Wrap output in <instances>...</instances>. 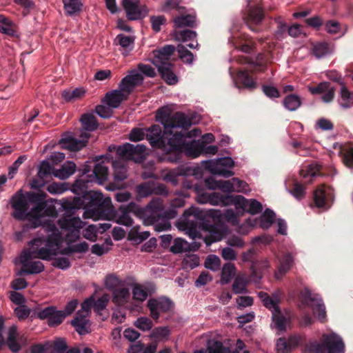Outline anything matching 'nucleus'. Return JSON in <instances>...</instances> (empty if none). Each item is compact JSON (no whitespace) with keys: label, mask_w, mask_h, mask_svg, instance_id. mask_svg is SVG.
Listing matches in <instances>:
<instances>
[{"label":"nucleus","mask_w":353,"mask_h":353,"mask_svg":"<svg viewBox=\"0 0 353 353\" xmlns=\"http://www.w3.org/2000/svg\"><path fill=\"white\" fill-rule=\"evenodd\" d=\"M116 41L120 46L122 54L127 56L133 49L134 37L119 34L117 36Z\"/></svg>","instance_id":"nucleus-29"},{"label":"nucleus","mask_w":353,"mask_h":353,"mask_svg":"<svg viewBox=\"0 0 353 353\" xmlns=\"http://www.w3.org/2000/svg\"><path fill=\"white\" fill-rule=\"evenodd\" d=\"M204 168L214 175L228 178L234 175L231 170L234 162L231 157H225L215 160H207L202 162Z\"/></svg>","instance_id":"nucleus-10"},{"label":"nucleus","mask_w":353,"mask_h":353,"mask_svg":"<svg viewBox=\"0 0 353 353\" xmlns=\"http://www.w3.org/2000/svg\"><path fill=\"white\" fill-rule=\"evenodd\" d=\"M126 160L127 159L120 158L118 156L117 159L112 161L114 181H122L128 178V174L125 163Z\"/></svg>","instance_id":"nucleus-23"},{"label":"nucleus","mask_w":353,"mask_h":353,"mask_svg":"<svg viewBox=\"0 0 353 353\" xmlns=\"http://www.w3.org/2000/svg\"><path fill=\"white\" fill-rule=\"evenodd\" d=\"M234 207L236 210L247 212L251 214H256L263 210L261 203L256 199H247L241 195H236Z\"/></svg>","instance_id":"nucleus-19"},{"label":"nucleus","mask_w":353,"mask_h":353,"mask_svg":"<svg viewBox=\"0 0 353 353\" xmlns=\"http://www.w3.org/2000/svg\"><path fill=\"white\" fill-rule=\"evenodd\" d=\"M175 50L176 48L173 45H165L159 49L153 50L152 63L155 66L170 63V58Z\"/></svg>","instance_id":"nucleus-21"},{"label":"nucleus","mask_w":353,"mask_h":353,"mask_svg":"<svg viewBox=\"0 0 353 353\" xmlns=\"http://www.w3.org/2000/svg\"><path fill=\"white\" fill-rule=\"evenodd\" d=\"M247 1V15L244 17L246 23L259 24L264 18V10L263 7L255 0Z\"/></svg>","instance_id":"nucleus-20"},{"label":"nucleus","mask_w":353,"mask_h":353,"mask_svg":"<svg viewBox=\"0 0 353 353\" xmlns=\"http://www.w3.org/2000/svg\"><path fill=\"white\" fill-rule=\"evenodd\" d=\"M173 305L172 301L165 296L151 298L147 302L150 316L154 320H158L161 314L169 312Z\"/></svg>","instance_id":"nucleus-15"},{"label":"nucleus","mask_w":353,"mask_h":353,"mask_svg":"<svg viewBox=\"0 0 353 353\" xmlns=\"http://www.w3.org/2000/svg\"><path fill=\"white\" fill-rule=\"evenodd\" d=\"M175 28H181L185 27H194L196 18L192 14L179 15L173 19Z\"/></svg>","instance_id":"nucleus-32"},{"label":"nucleus","mask_w":353,"mask_h":353,"mask_svg":"<svg viewBox=\"0 0 353 353\" xmlns=\"http://www.w3.org/2000/svg\"><path fill=\"white\" fill-rule=\"evenodd\" d=\"M145 150L146 147L143 144L134 145L131 143H125L118 147L117 155L122 159L141 162L145 158Z\"/></svg>","instance_id":"nucleus-14"},{"label":"nucleus","mask_w":353,"mask_h":353,"mask_svg":"<svg viewBox=\"0 0 353 353\" xmlns=\"http://www.w3.org/2000/svg\"><path fill=\"white\" fill-rule=\"evenodd\" d=\"M248 281L243 276H238L235 278L232 290L234 294H243L247 292Z\"/></svg>","instance_id":"nucleus-43"},{"label":"nucleus","mask_w":353,"mask_h":353,"mask_svg":"<svg viewBox=\"0 0 353 353\" xmlns=\"http://www.w3.org/2000/svg\"><path fill=\"white\" fill-rule=\"evenodd\" d=\"M10 205L14 210L12 216L19 221L28 220L33 228L41 226L46 234L30 241L28 244L39 247L42 241L45 245L38 250L41 259L50 261L59 253L63 236L54 223L57 212L52 206L47 205L45 196L33 192L18 190L11 198Z\"/></svg>","instance_id":"nucleus-1"},{"label":"nucleus","mask_w":353,"mask_h":353,"mask_svg":"<svg viewBox=\"0 0 353 353\" xmlns=\"http://www.w3.org/2000/svg\"><path fill=\"white\" fill-rule=\"evenodd\" d=\"M179 57L183 62L192 65L194 61L193 54L189 51L183 45L179 44L176 48Z\"/></svg>","instance_id":"nucleus-46"},{"label":"nucleus","mask_w":353,"mask_h":353,"mask_svg":"<svg viewBox=\"0 0 353 353\" xmlns=\"http://www.w3.org/2000/svg\"><path fill=\"white\" fill-rule=\"evenodd\" d=\"M130 299V292L128 288H120L113 291L112 301L117 305H124Z\"/></svg>","instance_id":"nucleus-31"},{"label":"nucleus","mask_w":353,"mask_h":353,"mask_svg":"<svg viewBox=\"0 0 353 353\" xmlns=\"http://www.w3.org/2000/svg\"><path fill=\"white\" fill-rule=\"evenodd\" d=\"M101 158L102 161L95 165L92 174H87L84 170L72 185L70 190L77 196L61 199V205L66 214H74L77 210L83 208L86 217L93 219L101 218L104 203L103 195L90 188L92 183L102 185L108 179V168L104 163L105 161L110 162V158L108 156H101Z\"/></svg>","instance_id":"nucleus-2"},{"label":"nucleus","mask_w":353,"mask_h":353,"mask_svg":"<svg viewBox=\"0 0 353 353\" xmlns=\"http://www.w3.org/2000/svg\"><path fill=\"white\" fill-rule=\"evenodd\" d=\"M200 264V259L195 254H186L183 259L182 266L184 269H194Z\"/></svg>","instance_id":"nucleus-45"},{"label":"nucleus","mask_w":353,"mask_h":353,"mask_svg":"<svg viewBox=\"0 0 353 353\" xmlns=\"http://www.w3.org/2000/svg\"><path fill=\"white\" fill-rule=\"evenodd\" d=\"M57 222L61 229L69 232L66 235V241L68 243L74 242L80 238V230L83 225V222L80 218L64 216Z\"/></svg>","instance_id":"nucleus-13"},{"label":"nucleus","mask_w":353,"mask_h":353,"mask_svg":"<svg viewBox=\"0 0 353 353\" xmlns=\"http://www.w3.org/2000/svg\"><path fill=\"white\" fill-rule=\"evenodd\" d=\"M294 263V257L290 253L285 254L282 259H280V265L277 271L274 273L276 279H281L283 275L288 272Z\"/></svg>","instance_id":"nucleus-28"},{"label":"nucleus","mask_w":353,"mask_h":353,"mask_svg":"<svg viewBox=\"0 0 353 353\" xmlns=\"http://www.w3.org/2000/svg\"><path fill=\"white\" fill-rule=\"evenodd\" d=\"M112 243L110 239H106L102 244H94L91 248L93 254L102 256L107 253L112 248Z\"/></svg>","instance_id":"nucleus-47"},{"label":"nucleus","mask_w":353,"mask_h":353,"mask_svg":"<svg viewBox=\"0 0 353 353\" xmlns=\"http://www.w3.org/2000/svg\"><path fill=\"white\" fill-rule=\"evenodd\" d=\"M197 201L201 203H210L212 205H234L236 195H223L219 192L205 193L199 185L195 186Z\"/></svg>","instance_id":"nucleus-11"},{"label":"nucleus","mask_w":353,"mask_h":353,"mask_svg":"<svg viewBox=\"0 0 353 353\" xmlns=\"http://www.w3.org/2000/svg\"><path fill=\"white\" fill-rule=\"evenodd\" d=\"M69 190V185L67 183L53 182L47 187V190L52 194H61Z\"/></svg>","instance_id":"nucleus-49"},{"label":"nucleus","mask_w":353,"mask_h":353,"mask_svg":"<svg viewBox=\"0 0 353 353\" xmlns=\"http://www.w3.org/2000/svg\"><path fill=\"white\" fill-rule=\"evenodd\" d=\"M97 228L94 225H88L83 232V236L85 239L90 241H95L97 236Z\"/></svg>","instance_id":"nucleus-63"},{"label":"nucleus","mask_w":353,"mask_h":353,"mask_svg":"<svg viewBox=\"0 0 353 353\" xmlns=\"http://www.w3.org/2000/svg\"><path fill=\"white\" fill-rule=\"evenodd\" d=\"M243 214L241 210L235 212L232 209H227L221 212L219 210H205L192 206L184 211L180 224L190 238L203 239L209 246L221 241L225 235V230L223 225L208 223V218L219 221L224 219L233 225H238L239 216Z\"/></svg>","instance_id":"nucleus-3"},{"label":"nucleus","mask_w":353,"mask_h":353,"mask_svg":"<svg viewBox=\"0 0 353 353\" xmlns=\"http://www.w3.org/2000/svg\"><path fill=\"white\" fill-rule=\"evenodd\" d=\"M342 159L347 167L353 168V146H348L344 150Z\"/></svg>","instance_id":"nucleus-62"},{"label":"nucleus","mask_w":353,"mask_h":353,"mask_svg":"<svg viewBox=\"0 0 353 353\" xmlns=\"http://www.w3.org/2000/svg\"><path fill=\"white\" fill-rule=\"evenodd\" d=\"M274 212L269 209L265 210V212L261 215L259 219L260 227L263 229L269 228L274 223Z\"/></svg>","instance_id":"nucleus-41"},{"label":"nucleus","mask_w":353,"mask_h":353,"mask_svg":"<svg viewBox=\"0 0 353 353\" xmlns=\"http://www.w3.org/2000/svg\"><path fill=\"white\" fill-rule=\"evenodd\" d=\"M141 79L137 74L126 75L118 85V88L108 92L102 102L110 108H118L122 102L126 101L137 87Z\"/></svg>","instance_id":"nucleus-7"},{"label":"nucleus","mask_w":353,"mask_h":353,"mask_svg":"<svg viewBox=\"0 0 353 353\" xmlns=\"http://www.w3.org/2000/svg\"><path fill=\"white\" fill-rule=\"evenodd\" d=\"M137 74L141 79V82L137 84V86L141 85L143 82V75L148 77L153 78L156 76L157 73L154 68L150 65L139 63L137 69L132 70L129 72L128 75Z\"/></svg>","instance_id":"nucleus-27"},{"label":"nucleus","mask_w":353,"mask_h":353,"mask_svg":"<svg viewBox=\"0 0 353 353\" xmlns=\"http://www.w3.org/2000/svg\"><path fill=\"white\" fill-rule=\"evenodd\" d=\"M205 267L212 271H217L221 267V259L214 254L209 255L205 261Z\"/></svg>","instance_id":"nucleus-51"},{"label":"nucleus","mask_w":353,"mask_h":353,"mask_svg":"<svg viewBox=\"0 0 353 353\" xmlns=\"http://www.w3.org/2000/svg\"><path fill=\"white\" fill-rule=\"evenodd\" d=\"M156 120L161 123L165 133L172 136L168 139V150L183 152L191 158H196L202 154V141H188L181 132L176 129L188 130L192 125L198 123L196 117L190 118L183 112H157Z\"/></svg>","instance_id":"nucleus-4"},{"label":"nucleus","mask_w":353,"mask_h":353,"mask_svg":"<svg viewBox=\"0 0 353 353\" xmlns=\"http://www.w3.org/2000/svg\"><path fill=\"white\" fill-rule=\"evenodd\" d=\"M339 101L343 108H350L353 106V92H350L344 85L341 88V96Z\"/></svg>","instance_id":"nucleus-33"},{"label":"nucleus","mask_w":353,"mask_h":353,"mask_svg":"<svg viewBox=\"0 0 353 353\" xmlns=\"http://www.w3.org/2000/svg\"><path fill=\"white\" fill-rule=\"evenodd\" d=\"M276 348L277 353H290L291 352L290 347L284 338H279L277 340Z\"/></svg>","instance_id":"nucleus-64"},{"label":"nucleus","mask_w":353,"mask_h":353,"mask_svg":"<svg viewBox=\"0 0 353 353\" xmlns=\"http://www.w3.org/2000/svg\"><path fill=\"white\" fill-rule=\"evenodd\" d=\"M54 171L53 167L48 161H43L39 166L38 175L40 178L44 179L50 174H53Z\"/></svg>","instance_id":"nucleus-60"},{"label":"nucleus","mask_w":353,"mask_h":353,"mask_svg":"<svg viewBox=\"0 0 353 353\" xmlns=\"http://www.w3.org/2000/svg\"><path fill=\"white\" fill-rule=\"evenodd\" d=\"M32 248H36L37 250H39L41 247H43L45 245V242L42 241V245L39 247H37V245H30ZM37 254V257H39L38 251H31L29 250H24L22 251L21 254L19 256V261L20 263L23 265V268L21 270V271L19 272L18 274H39L43 271L44 270V265L42 262L39 261H31V259L35 256L34 254Z\"/></svg>","instance_id":"nucleus-9"},{"label":"nucleus","mask_w":353,"mask_h":353,"mask_svg":"<svg viewBox=\"0 0 353 353\" xmlns=\"http://www.w3.org/2000/svg\"><path fill=\"white\" fill-rule=\"evenodd\" d=\"M208 353H229V347L223 346V343L216 340H210L207 344Z\"/></svg>","instance_id":"nucleus-44"},{"label":"nucleus","mask_w":353,"mask_h":353,"mask_svg":"<svg viewBox=\"0 0 353 353\" xmlns=\"http://www.w3.org/2000/svg\"><path fill=\"white\" fill-rule=\"evenodd\" d=\"M139 3L140 0H121L122 6L129 20L141 19L147 15V9L145 7H141Z\"/></svg>","instance_id":"nucleus-17"},{"label":"nucleus","mask_w":353,"mask_h":353,"mask_svg":"<svg viewBox=\"0 0 353 353\" xmlns=\"http://www.w3.org/2000/svg\"><path fill=\"white\" fill-rule=\"evenodd\" d=\"M65 318V314L61 310H57L56 307L48 321V324L50 327L57 326L61 324Z\"/></svg>","instance_id":"nucleus-52"},{"label":"nucleus","mask_w":353,"mask_h":353,"mask_svg":"<svg viewBox=\"0 0 353 353\" xmlns=\"http://www.w3.org/2000/svg\"><path fill=\"white\" fill-rule=\"evenodd\" d=\"M324 185H321L319 188H317L314 193V201L315 205L318 208H323L325 206V189Z\"/></svg>","instance_id":"nucleus-53"},{"label":"nucleus","mask_w":353,"mask_h":353,"mask_svg":"<svg viewBox=\"0 0 353 353\" xmlns=\"http://www.w3.org/2000/svg\"><path fill=\"white\" fill-rule=\"evenodd\" d=\"M0 32L7 35H13L14 34L11 21L2 14H0Z\"/></svg>","instance_id":"nucleus-54"},{"label":"nucleus","mask_w":353,"mask_h":353,"mask_svg":"<svg viewBox=\"0 0 353 353\" xmlns=\"http://www.w3.org/2000/svg\"><path fill=\"white\" fill-rule=\"evenodd\" d=\"M85 93L86 90L84 88L79 87L74 89H66L63 90L61 93V97L63 101L72 103L83 98Z\"/></svg>","instance_id":"nucleus-25"},{"label":"nucleus","mask_w":353,"mask_h":353,"mask_svg":"<svg viewBox=\"0 0 353 353\" xmlns=\"http://www.w3.org/2000/svg\"><path fill=\"white\" fill-rule=\"evenodd\" d=\"M26 343V338L23 334H20L17 331V327L15 325L10 326L8 331V338L6 343L9 349L12 352H18L21 345Z\"/></svg>","instance_id":"nucleus-22"},{"label":"nucleus","mask_w":353,"mask_h":353,"mask_svg":"<svg viewBox=\"0 0 353 353\" xmlns=\"http://www.w3.org/2000/svg\"><path fill=\"white\" fill-rule=\"evenodd\" d=\"M132 296L134 299L143 302L148 297V292L141 285L136 284L132 288Z\"/></svg>","instance_id":"nucleus-55"},{"label":"nucleus","mask_w":353,"mask_h":353,"mask_svg":"<svg viewBox=\"0 0 353 353\" xmlns=\"http://www.w3.org/2000/svg\"><path fill=\"white\" fill-rule=\"evenodd\" d=\"M151 26L155 32H159L161 29V26L165 25L166 19L164 16H151L150 18Z\"/></svg>","instance_id":"nucleus-59"},{"label":"nucleus","mask_w":353,"mask_h":353,"mask_svg":"<svg viewBox=\"0 0 353 353\" xmlns=\"http://www.w3.org/2000/svg\"><path fill=\"white\" fill-rule=\"evenodd\" d=\"M237 79L242 83L245 88L253 90L256 87V83L250 76L247 71H240L237 74Z\"/></svg>","instance_id":"nucleus-42"},{"label":"nucleus","mask_w":353,"mask_h":353,"mask_svg":"<svg viewBox=\"0 0 353 353\" xmlns=\"http://www.w3.org/2000/svg\"><path fill=\"white\" fill-rule=\"evenodd\" d=\"M54 308V306H48L45 308H36L34 312L37 318L41 320L47 319L48 321L52 314Z\"/></svg>","instance_id":"nucleus-58"},{"label":"nucleus","mask_w":353,"mask_h":353,"mask_svg":"<svg viewBox=\"0 0 353 353\" xmlns=\"http://www.w3.org/2000/svg\"><path fill=\"white\" fill-rule=\"evenodd\" d=\"M130 213L142 219L145 224L153 225L157 232L168 231L171 228L170 223L163 217L165 214L164 204L160 198L152 199L145 207H141L135 202H130L116 210L113 219L118 224L127 227L132 226L133 220Z\"/></svg>","instance_id":"nucleus-5"},{"label":"nucleus","mask_w":353,"mask_h":353,"mask_svg":"<svg viewBox=\"0 0 353 353\" xmlns=\"http://www.w3.org/2000/svg\"><path fill=\"white\" fill-rule=\"evenodd\" d=\"M110 301V296L108 294H103L97 300H95L94 296L86 299L81 303V309L79 310L71 324L74 327L76 331L81 335L88 333L90 330V323L88 319L90 310L93 308L95 313L101 315Z\"/></svg>","instance_id":"nucleus-6"},{"label":"nucleus","mask_w":353,"mask_h":353,"mask_svg":"<svg viewBox=\"0 0 353 353\" xmlns=\"http://www.w3.org/2000/svg\"><path fill=\"white\" fill-rule=\"evenodd\" d=\"M189 248V243L186 241L181 238H177L174 241L170 250L173 253L179 254L187 251Z\"/></svg>","instance_id":"nucleus-50"},{"label":"nucleus","mask_w":353,"mask_h":353,"mask_svg":"<svg viewBox=\"0 0 353 353\" xmlns=\"http://www.w3.org/2000/svg\"><path fill=\"white\" fill-rule=\"evenodd\" d=\"M145 130L147 132L146 139L152 147L160 148L166 152H171V150H168V143H167V145L165 143V139L161 134V128L159 125H154Z\"/></svg>","instance_id":"nucleus-18"},{"label":"nucleus","mask_w":353,"mask_h":353,"mask_svg":"<svg viewBox=\"0 0 353 353\" xmlns=\"http://www.w3.org/2000/svg\"><path fill=\"white\" fill-rule=\"evenodd\" d=\"M234 192L246 194L250 192L248 184L239 178H232Z\"/></svg>","instance_id":"nucleus-57"},{"label":"nucleus","mask_w":353,"mask_h":353,"mask_svg":"<svg viewBox=\"0 0 353 353\" xmlns=\"http://www.w3.org/2000/svg\"><path fill=\"white\" fill-rule=\"evenodd\" d=\"M269 267V262L265 259L256 262H253L251 266L252 276L260 279L261 278V274L265 270H268Z\"/></svg>","instance_id":"nucleus-36"},{"label":"nucleus","mask_w":353,"mask_h":353,"mask_svg":"<svg viewBox=\"0 0 353 353\" xmlns=\"http://www.w3.org/2000/svg\"><path fill=\"white\" fill-rule=\"evenodd\" d=\"M314 55L317 59H321L332 53V49L327 43H319L314 45L312 48Z\"/></svg>","instance_id":"nucleus-40"},{"label":"nucleus","mask_w":353,"mask_h":353,"mask_svg":"<svg viewBox=\"0 0 353 353\" xmlns=\"http://www.w3.org/2000/svg\"><path fill=\"white\" fill-rule=\"evenodd\" d=\"M90 134L88 132L81 133V139L74 138L72 132H65L59 141L61 148L70 151H79L81 150L88 141Z\"/></svg>","instance_id":"nucleus-16"},{"label":"nucleus","mask_w":353,"mask_h":353,"mask_svg":"<svg viewBox=\"0 0 353 353\" xmlns=\"http://www.w3.org/2000/svg\"><path fill=\"white\" fill-rule=\"evenodd\" d=\"M172 36L178 41L187 42L194 41L196 37V33L195 31L190 30H175L173 32Z\"/></svg>","instance_id":"nucleus-38"},{"label":"nucleus","mask_w":353,"mask_h":353,"mask_svg":"<svg viewBox=\"0 0 353 353\" xmlns=\"http://www.w3.org/2000/svg\"><path fill=\"white\" fill-rule=\"evenodd\" d=\"M153 181L144 182L136 187V192L141 198H146L152 194Z\"/></svg>","instance_id":"nucleus-48"},{"label":"nucleus","mask_w":353,"mask_h":353,"mask_svg":"<svg viewBox=\"0 0 353 353\" xmlns=\"http://www.w3.org/2000/svg\"><path fill=\"white\" fill-rule=\"evenodd\" d=\"M161 78L169 85H175L178 83V77L174 72L172 63L163 64L156 66Z\"/></svg>","instance_id":"nucleus-24"},{"label":"nucleus","mask_w":353,"mask_h":353,"mask_svg":"<svg viewBox=\"0 0 353 353\" xmlns=\"http://www.w3.org/2000/svg\"><path fill=\"white\" fill-rule=\"evenodd\" d=\"M300 298L303 304L311 307L314 314L320 321H324L326 318L325 306L318 294H312L308 288H305L300 293Z\"/></svg>","instance_id":"nucleus-12"},{"label":"nucleus","mask_w":353,"mask_h":353,"mask_svg":"<svg viewBox=\"0 0 353 353\" xmlns=\"http://www.w3.org/2000/svg\"><path fill=\"white\" fill-rule=\"evenodd\" d=\"M236 267L231 263H225L221 270V283L222 284L228 283L236 274Z\"/></svg>","instance_id":"nucleus-35"},{"label":"nucleus","mask_w":353,"mask_h":353,"mask_svg":"<svg viewBox=\"0 0 353 353\" xmlns=\"http://www.w3.org/2000/svg\"><path fill=\"white\" fill-rule=\"evenodd\" d=\"M276 308L275 307L270 310L274 327L279 331H284L286 327V319L281 315V310Z\"/></svg>","instance_id":"nucleus-37"},{"label":"nucleus","mask_w":353,"mask_h":353,"mask_svg":"<svg viewBox=\"0 0 353 353\" xmlns=\"http://www.w3.org/2000/svg\"><path fill=\"white\" fill-rule=\"evenodd\" d=\"M283 104L288 110H296L301 105V100L298 95L292 94L285 97Z\"/></svg>","instance_id":"nucleus-39"},{"label":"nucleus","mask_w":353,"mask_h":353,"mask_svg":"<svg viewBox=\"0 0 353 353\" xmlns=\"http://www.w3.org/2000/svg\"><path fill=\"white\" fill-rule=\"evenodd\" d=\"M170 334V331L167 326L158 327L154 328L151 334L150 337L157 339H167Z\"/></svg>","instance_id":"nucleus-56"},{"label":"nucleus","mask_w":353,"mask_h":353,"mask_svg":"<svg viewBox=\"0 0 353 353\" xmlns=\"http://www.w3.org/2000/svg\"><path fill=\"white\" fill-rule=\"evenodd\" d=\"M63 9L68 16H73L81 12L83 3L81 0H62Z\"/></svg>","instance_id":"nucleus-30"},{"label":"nucleus","mask_w":353,"mask_h":353,"mask_svg":"<svg viewBox=\"0 0 353 353\" xmlns=\"http://www.w3.org/2000/svg\"><path fill=\"white\" fill-rule=\"evenodd\" d=\"M323 343L310 341L305 347V353H344L345 344L341 337L334 333L323 335Z\"/></svg>","instance_id":"nucleus-8"},{"label":"nucleus","mask_w":353,"mask_h":353,"mask_svg":"<svg viewBox=\"0 0 353 353\" xmlns=\"http://www.w3.org/2000/svg\"><path fill=\"white\" fill-rule=\"evenodd\" d=\"M134 325L143 331H148L152 327V321L148 317L141 316L137 319Z\"/></svg>","instance_id":"nucleus-61"},{"label":"nucleus","mask_w":353,"mask_h":353,"mask_svg":"<svg viewBox=\"0 0 353 353\" xmlns=\"http://www.w3.org/2000/svg\"><path fill=\"white\" fill-rule=\"evenodd\" d=\"M77 166L73 161L65 162L59 169H56L53 172V175L58 179L65 180L72 176L76 171Z\"/></svg>","instance_id":"nucleus-26"},{"label":"nucleus","mask_w":353,"mask_h":353,"mask_svg":"<svg viewBox=\"0 0 353 353\" xmlns=\"http://www.w3.org/2000/svg\"><path fill=\"white\" fill-rule=\"evenodd\" d=\"M83 129L85 131H94L97 129L98 124L96 117L90 113H85L81 116L80 119Z\"/></svg>","instance_id":"nucleus-34"}]
</instances>
